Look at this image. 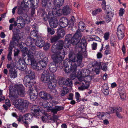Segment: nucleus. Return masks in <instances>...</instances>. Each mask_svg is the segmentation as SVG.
<instances>
[{"instance_id": "f257e3e1", "label": "nucleus", "mask_w": 128, "mask_h": 128, "mask_svg": "<svg viewBox=\"0 0 128 128\" xmlns=\"http://www.w3.org/2000/svg\"><path fill=\"white\" fill-rule=\"evenodd\" d=\"M22 50H21L22 52V55L24 57L27 56L28 58L26 61H28V64H31L32 68L35 70L38 64L36 62L33 55V52L32 50H28L26 48H23L22 47Z\"/></svg>"}, {"instance_id": "f03ea898", "label": "nucleus", "mask_w": 128, "mask_h": 128, "mask_svg": "<svg viewBox=\"0 0 128 128\" xmlns=\"http://www.w3.org/2000/svg\"><path fill=\"white\" fill-rule=\"evenodd\" d=\"M38 36H40L38 35V31L33 30L30 32V36L27 38L26 43L27 46L30 48L29 50H32L33 51L35 50V40Z\"/></svg>"}, {"instance_id": "7ed1b4c3", "label": "nucleus", "mask_w": 128, "mask_h": 128, "mask_svg": "<svg viewBox=\"0 0 128 128\" xmlns=\"http://www.w3.org/2000/svg\"><path fill=\"white\" fill-rule=\"evenodd\" d=\"M89 74V72L88 70L87 69H84L82 70H79L78 72L77 77L79 81L82 82L83 84L85 85V84L88 85V82L84 80V77L87 76Z\"/></svg>"}, {"instance_id": "20e7f679", "label": "nucleus", "mask_w": 128, "mask_h": 128, "mask_svg": "<svg viewBox=\"0 0 128 128\" xmlns=\"http://www.w3.org/2000/svg\"><path fill=\"white\" fill-rule=\"evenodd\" d=\"M39 2V0H23L20 4L22 9L24 10V8H28L34 7L38 5Z\"/></svg>"}, {"instance_id": "39448f33", "label": "nucleus", "mask_w": 128, "mask_h": 128, "mask_svg": "<svg viewBox=\"0 0 128 128\" xmlns=\"http://www.w3.org/2000/svg\"><path fill=\"white\" fill-rule=\"evenodd\" d=\"M16 22H15L14 24H11L9 26V30H12L13 28L12 32L13 34L12 38V40L10 42L8 49L12 50L14 45V44H16Z\"/></svg>"}, {"instance_id": "423d86ee", "label": "nucleus", "mask_w": 128, "mask_h": 128, "mask_svg": "<svg viewBox=\"0 0 128 128\" xmlns=\"http://www.w3.org/2000/svg\"><path fill=\"white\" fill-rule=\"evenodd\" d=\"M55 54L53 55L52 58L53 60V62L56 63L58 64V63L61 62L63 60L65 52L58 51L56 52Z\"/></svg>"}, {"instance_id": "0eeeda50", "label": "nucleus", "mask_w": 128, "mask_h": 128, "mask_svg": "<svg viewBox=\"0 0 128 128\" xmlns=\"http://www.w3.org/2000/svg\"><path fill=\"white\" fill-rule=\"evenodd\" d=\"M9 97L15 106L16 105V86H10L9 88Z\"/></svg>"}, {"instance_id": "6e6552de", "label": "nucleus", "mask_w": 128, "mask_h": 128, "mask_svg": "<svg viewBox=\"0 0 128 128\" xmlns=\"http://www.w3.org/2000/svg\"><path fill=\"white\" fill-rule=\"evenodd\" d=\"M64 42L62 40H59L56 45H53L51 49V52L55 53L58 51L64 52L63 49L64 47Z\"/></svg>"}, {"instance_id": "1a4fd4ad", "label": "nucleus", "mask_w": 128, "mask_h": 128, "mask_svg": "<svg viewBox=\"0 0 128 128\" xmlns=\"http://www.w3.org/2000/svg\"><path fill=\"white\" fill-rule=\"evenodd\" d=\"M64 67L65 68L64 71L66 73H68L70 72H72L75 68L74 66H72V62L70 61V60H65L64 61Z\"/></svg>"}, {"instance_id": "9d476101", "label": "nucleus", "mask_w": 128, "mask_h": 128, "mask_svg": "<svg viewBox=\"0 0 128 128\" xmlns=\"http://www.w3.org/2000/svg\"><path fill=\"white\" fill-rule=\"evenodd\" d=\"M82 37V35L80 33V31L79 30H77L72 38L71 43L73 45H77L80 42Z\"/></svg>"}, {"instance_id": "9b49d317", "label": "nucleus", "mask_w": 128, "mask_h": 128, "mask_svg": "<svg viewBox=\"0 0 128 128\" xmlns=\"http://www.w3.org/2000/svg\"><path fill=\"white\" fill-rule=\"evenodd\" d=\"M24 97L26 94L24 87L22 85L20 84H16V94Z\"/></svg>"}, {"instance_id": "f8f14e48", "label": "nucleus", "mask_w": 128, "mask_h": 128, "mask_svg": "<svg viewBox=\"0 0 128 128\" xmlns=\"http://www.w3.org/2000/svg\"><path fill=\"white\" fill-rule=\"evenodd\" d=\"M40 79L42 82L45 83H48L50 81L48 70H45L44 71L42 74Z\"/></svg>"}, {"instance_id": "ddd939ff", "label": "nucleus", "mask_w": 128, "mask_h": 128, "mask_svg": "<svg viewBox=\"0 0 128 128\" xmlns=\"http://www.w3.org/2000/svg\"><path fill=\"white\" fill-rule=\"evenodd\" d=\"M48 17L50 18L49 19V22L50 26L52 28H56L58 24V22L57 19L53 18V16L50 17L49 14Z\"/></svg>"}, {"instance_id": "4468645a", "label": "nucleus", "mask_w": 128, "mask_h": 128, "mask_svg": "<svg viewBox=\"0 0 128 128\" xmlns=\"http://www.w3.org/2000/svg\"><path fill=\"white\" fill-rule=\"evenodd\" d=\"M31 79L28 76H25L24 78L23 82L24 85L27 87L30 88H32L33 86V82L30 81Z\"/></svg>"}, {"instance_id": "2eb2a0df", "label": "nucleus", "mask_w": 128, "mask_h": 128, "mask_svg": "<svg viewBox=\"0 0 128 128\" xmlns=\"http://www.w3.org/2000/svg\"><path fill=\"white\" fill-rule=\"evenodd\" d=\"M16 22V26L19 28H22L24 26L25 22L22 16L18 17Z\"/></svg>"}, {"instance_id": "dca6fc26", "label": "nucleus", "mask_w": 128, "mask_h": 128, "mask_svg": "<svg viewBox=\"0 0 128 128\" xmlns=\"http://www.w3.org/2000/svg\"><path fill=\"white\" fill-rule=\"evenodd\" d=\"M87 45L86 40L85 38L83 37L81 39V42L79 43L78 45L76 46L77 48H79V50H85Z\"/></svg>"}, {"instance_id": "f3484780", "label": "nucleus", "mask_w": 128, "mask_h": 128, "mask_svg": "<svg viewBox=\"0 0 128 128\" xmlns=\"http://www.w3.org/2000/svg\"><path fill=\"white\" fill-rule=\"evenodd\" d=\"M40 96L44 100H46L48 99H52V97L50 95L44 91H41L39 93Z\"/></svg>"}, {"instance_id": "a211bd4d", "label": "nucleus", "mask_w": 128, "mask_h": 128, "mask_svg": "<svg viewBox=\"0 0 128 128\" xmlns=\"http://www.w3.org/2000/svg\"><path fill=\"white\" fill-rule=\"evenodd\" d=\"M60 25L62 28H65L68 25V20L65 17H63L61 18L60 20Z\"/></svg>"}, {"instance_id": "6ab92c4d", "label": "nucleus", "mask_w": 128, "mask_h": 128, "mask_svg": "<svg viewBox=\"0 0 128 128\" xmlns=\"http://www.w3.org/2000/svg\"><path fill=\"white\" fill-rule=\"evenodd\" d=\"M58 66V64L53 62H51L49 65V70L52 72H54L56 71Z\"/></svg>"}, {"instance_id": "aec40b11", "label": "nucleus", "mask_w": 128, "mask_h": 128, "mask_svg": "<svg viewBox=\"0 0 128 128\" xmlns=\"http://www.w3.org/2000/svg\"><path fill=\"white\" fill-rule=\"evenodd\" d=\"M35 42V45H36L39 47L41 48L44 46V41L40 38V36L38 37Z\"/></svg>"}, {"instance_id": "412c9836", "label": "nucleus", "mask_w": 128, "mask_h": 128, "mask_svg": "<svg viewBox=\"0 0 128 128\" xmlns=\"http://www.w3.org/2000/svg\"><path fill=\"white\" fill-rule=\"evenodd\" d=\"M72 81L71 79H70V78H68L65 81V82L63 80H59V85H65L66 86H71L72 84Z\"/></svg>"}, {"instance_id": "4be33fe9", "label": "nucleus", "mask_w": 128, "mask_h": 128, "mask_svg": "<svg viewBox=\"0 0 128 128\" xmlns=\"http://www.w3.org/2000/svg\"><path fill=\"white\" fill-rule=\"evenodd\" d=\"M31 110L34 112H44L43 109L37 105H34L30 108Z\"/></svg>"}, {"instance_id": "5701e85b", "label": "nucleus", "mask_w": 128, "mask_h": 128, "mask_svg": "<svg viewBox=\"0 0 128 128\" xmlns=\"http://www.w3.org/2000/svg\"><path fill=\"white\" fill-rule=\"evenodd\" d=\"M56 10L55 9L53 10L52 12V15H50V16H52L53 17L54 16H61L63 13L62 10L59 9L58 10L56 11Z\"/></svg>"}, {"instance_id": "b1692460", "label": "nucleus", "mask_w": 128, "mask_h": 128, "mask_svg": "<svg viewBox=\"0 0 128 128\" xmlns=\"http://www.w3.org/2000/svg\"><path fill=\"white\" fill-rule=\"evenodd\" d=\"M69 60L71 62H76V55L73 51H71L69 52L68 55Z\"/></svg>"}, {"instance_id": "393cba45", "label": "nucleus", "mask_w": 128, "mask_h": 128, "mask_svg": "<svg viewBox=\"0 0 128 128\" xmlns=\"http://www.w3.org/2000/svg\"><path fill=\"white\" fill-rule=\"evenodd\" d=\"M56 80H51L48 82V86L49 88L50 89L54 88L56 86Z\"/></svg>"}, {"instance_id": "a878e982", "label": "nucleus", "mask_w": 128, "mask_h": 128, "mask_svg": "<svg viewBox=\"0 0 128 128\" xmlns=\"http://www.w3.org/2000/svg\"><path fill=\"white\" fill-rule=\"evenodd\" d=\"M57 34L58 36L60 38H63L65 34V32L63 28H60L57 30Z\"/></svg>"}, {"instance_id": "bb28decb", "label": "nucleus", "mask_w": 128, "mask_h": 128, "mask_svg": "<svg viewBox=\"0 0 128 128\" xmlns=\"http://www.w3.org/2000/svg\"><path fill=\"white\" fill-rule=\"evenodd\" d=\"M48 62V58L45 57L42 60H40L39 62L42 66V67L44 68L46 67Z\"/></svg>"}, {"instance_id": "cd10ccee", "label": "nucleus", "mask_w": 128, "mask_h": 128, "mask_svg": "<svg viewBox=\"0 0 128 128\" xmlns=\"http://www.w3.org/2000/svg\"><path fill=\"white\" fill-rule=\"evenodd\" d=\"M109 112H120L122 111V109L120 107H111L109 108Z\"/></svg>"}, {"instance_id": "c85d7f7f", "label": "nucleus", "mask_w": 128, "mask_h": 128, "mask_svg": "<svg viewBox=\"0 0 128 128\" xmlns=\"http://www.w3.org/2000/svg\"><path fill=\"white\" fill-rule=\"evenodd\" d=\"M109 88L106 84H104L102 86V91L103 93L105 95H108L109 94Z\"/></svg>"}, {"instance_id": "c756f323", "label": "nucleus", "mask_w": 128, "mask_h": 128, "mask_svg": "<svg viewBox=\"0 0 128 128\" xmlns=\"http://www.w3.org/2000/svg\"><path fill=\"white\" fill-rule=\"evenodd\" d=\"M72 34H68L65 37V42H67L68 44L67 46H69V45L71 43L72 41Z\"/></svg>"}, {"instance_id": "7c9ffc66", "label": "nucleus", "mask_w": 128, "mask_h": 128, "mask_svg": "<svg viewBox=\"0 0 128 128\" xmlns=\"http://www.w3.org/2000/svg\"><path fill=\"white\" fill-rule=\"evenodd\" d=\"M62 11L64 14L67 15L70 13L71 10L69 6H66L64 8Z\"/></svg>"}, {"instance_id": "2f4dec72", "label": "nucleus", "mask_w": 128, "mask_h": 128, "mask_svg": "<svg viewBox=\"0 0 128 128\" xmlns=\"http://www.w3.org/2000/svg\"><path fill=\"white\" fill-rule=\"evenodd\" d=\"M10 74V77L12 78H14L16 77V71L15 68H11L9 70Z\"/></svg>"}, {"instance_id": "473e14b6", "label": "nucleus", "mask_w": 128, "mask_h": 128, "mask_svg": "<svg viewBox=\"0 0 128 128\" xmlns=\"http://www.w3.org/2000/svg\"><path fill=\"white\" fill-rule=\"evenodd\" d=\"M29 90V91L30 93H31L30 95V99L32 100H35L37 98V95L34 93H32V91L33 90V89L32 88H30Z\"/></svg>"}, {"instance_id": "72a5a7b5", "label": "nucleus", "mask_w": 128, "mask_h": 128, "mask_svg": "<svg viewBox=\"0 0 128 128\" xmlns=\"http://www.w3.org/2000/svg\"><path fill=\"white\" fill-rule=\"evenodd\" d=\"M119 93L121 99L122 100H124L126 98V95L124 90V89L120 90L119 91Z\"/></svg>"}, {"instance_id": "f704fd0d", "label": "nucleus", "mask_w": 128, "mask_h": 128, "mask_svg": "<svg viewBox=\"0 0 128 128\" xmlns=\"http://www.w3.org/2000/svg\"><path fill=\"white\" fill-rule=\"evenodd\" d=\"M113 16V14L112 13L106 14L105 18L106 22L108 23L110 22L112 19Z\"/></svg>"}, {"instance_id": "c9c22d12", "label": "nucleus", "mask_w": 128, "mask_h": 128, "mask_svg": "<svg viewBox=\"0 0 128 128\" xmlns=\"http://www.w3.org/2000/svg\"><path fill=\"white\" fill-rule=\"evenodd\" d=\"M85 26V25L83 22H80L78 24V29L77 30L80 31V33L81 34V32L83 31V29Z\"/></svg>"}, {"instance_id": "e433bc0d", "label": "nucleus", "mask_w": 128, "mask_h": 128, "mask_svg": "<svg viewBox=\"0 0 128 128\" xmlns=\"http://www.w3.org/2000/svg\"><path fill=\"white\" fill-rule=\"evenodd\" d=\"M92 66L95 68H98L100 67L101 64L100 62H98L96 61H93L92 63Z\"/></svg>"}, {"instance_id": "4c0bfd02", "label": "nucleus", "mask_w": 128, "mask_h": 128, "mask_svg": "<svg viewBox=\"0 0 128 128\" xmlns=\"http://www.w3.org/2000/svg\"><path fill=\"white\" fill-rule=\"evenodd\" d=\"M43 114L44 115L43 118L46 119L48 122H50L52 120L51 116L50 115L48 116V115L46 112H43Z\"/></svg>"}, {"instance_id": "58836bf2", "label": "nucleus", "mask_w": 128, "mask_h": 128, "mask_svg": "<svg viewBox=\"0 0 128 128\" xmlns=\"http://www.w3.org/2000/svg\"><path fill=\"white\" fill-rule=\"evenodd\" d=\"M81 51H80L76 55L77 58L82 60L83 56L82 55L83 54H86V52L84 51L83 52V50H80Z\"/></svg>"}, {"instance_id": "ea45409f", "label": "nucleus", "mask_w": 128, "mask_h": 128, "mask_svg": "<svg viewBox=\"0 0 128 128\" xmlns=\"http://www.w3.org/2000/svg\"><path fill=\"white\" fill-rule=\"evenodd\" d=\"M60 38L57 36H52L50 39V42L52 43H54L58 41Z\"/></svg>"}, {"instance_id": "a19ab883", "label": "nucleus", "mask_w": 128, "mask_h": 128, "mask_svg": "<svg viewBox=\"0 0 128 128\" xmlns=\"http://www.w3.org/2000/svg\"><path fill=\"white\" fill-rule=\"evenodd\" d=\"M124 32L117 31V34L118 38L119 40L122 39L124 36Z\"/></svg>"}, {"instance_id": "79ce46f5", "label": "nucleus", "mask_w": 128, "mask_h": 128, "mask_svg": "<svg viewBox=\"0 0 128 128\" xmlns=\"http://www.w3.org/2000/svg\"><path fill=\"white\" fill-rule=\"evenodd\" d=\"M40 11L41 12V13H42V17L43 20L44 21H46L48 19L47 16L46 12L44 11V10L43 9L40 10Z\"/></svg>"}, {"instance_id": "37998d69", "label": "nucleus", "mask_w": 128, "mask_h": 128, "mask_svg": "<svg viewBox=\"0 0 128 128\" xmlns=\"http://www.w3.org/2000/svg\"><path fill=\"white\" fill-rule=\"evenodd\" d=\"M104 10L105 13L106 14H110L112 13L111 11L110 7L108 6L107 5L104 8Z\"/></svg>"}, {"instance_id": "c03bdc74", "label": "nucleus", "mask_w": 128, "mask_h": 128, "mask_svg": "<svg viewBox=\"0 0 128 128\" xmlns=\"http://www.w3.org/2000/svg\"><path fill=\"white\" fill-rule=\"evenodd\" d=\"M68 89L66 87L65 88L61 91V95L62 96H64L68 93Z\"/></svg>"}, {"instance_id": "a18cd8bd", "label": "nucleus", "mask_w": 128, "mask_h": 128, "mask_svg": "<svg viewBox=\"0 0 128 128\" xmlns=\"http://www.w3.org/2000/svg\"><path fill=\"white\" fill-rule=\"evenodd\" d=\"M82 60L77 58L76 63L73 66L76 69L77 67L80 65L82 63Z\"/></svg>"}, {"instance_id": "49530a36", "label": "nucleus", "mask_w": 128, "mask_h": 128, "mask_svg": "<svg viewBox=\"0 0 128 128\" xmlns=\"http://www.w3.org/2000/svg\"><path fill=\"white\" fill-rule=\"evenodd\" d=\"M125 30V26L123 24H122L118 26L117 31L124 32Z\"/></svg>"}, {"instance_id": "de8ad7c7", "label": "nucleus", "mask_w": 128, "mask_h": 128, "mask_svg": "<svg viewBox=\"0 0 128 128\" xmlns=\"http://www.w3.org/2000/svg\"><path fill=\"white\" fill-rule=\"evenodd\" d=\"M76 69L75 68H74V70H73V71L72 72L73 74H71L70 76V79H71L72 81V80L76 78Z\"/></svg>"}, {"instance_id": "09e8293b", "label": "nucleus", "mask_w": 128, "mask_h": 128, "mask_svg": "<svg viewBox=\"0 0 128 128\" xmlns=\"http://www.w3.org/2000/svg\"><path fill=\"white\" fill-rule=\"evenodd\" d=\"M75 22V19L74 16L71 17L70 20L68 22V24L70 25L71 27L74 26V24Z\"/></svg>"}, {"instance_id": "8fccbe9b", "label": "nucleus", "mask_w": 128, "mask_h": 128, "mask_svg": "<svg viewBox=\"0 0 128 128\" xmlns=\"http://www.w3.org/2000/svg\"><path fill=\"white\" fill-rule=\"evenodd\" d=\"M16 61L15 60L14 62H11L10 64H8L7 65V67L8 68H15L16 66Z\"/></svg>"}, {"instance_id": "3c124183", "label": "nucleus", "mask_w": 128, "mask_h": 128, "mask_svg": "<svg viewBox=\"0 0 128 128\" xmlns=\"http://www.w3.org/2000/svg\"><path fill=\"white\" fill-rule=\"evenodd\" d=\"M64 108L62 106H55L54 108V112H57L58 111H59L61 110H62Z\"/></svg>"}, {"instance_id": "603ef678", "label": "nucleus", "mask_w": 128, "mask_h": 128, "mask_svg": "<svg viewBox=\"0 0 128 128\" xmlns=\"http://www.w3.org/2000/svg\"><path fill=\"white\" fill-rule=\"evenodd\" d=\"M28 61H26V62L25 60L24 59L20 58L19 60L17 62V65L18 66L19 65H22L24 64L25 62H27Z\"/></svg>"}, {"instance_id": "864d4df0", "label": "nucleus", "mask_w": 128, "mask_h": 128, "mask_svg": "<svg viewBox=\"0 0 128 128\" xmlns=\"http://www.w3.org/2000/svg\"><path fill=\"white\" fill-rule=\"evenodd\" d=\"M28 102L26 100H23L22 104L25 108V110H26L28 107Z\"/></svg>"}, {"instance_id": "5fc2aeb1", "label": "nucleus", "mask_w": 128, "mask_h": 128, "mask_svg": "<svg viewBox=\"0 0 128 128\" xmlns=\"http://www.w3.org/2000/svg\"><path fill=\"white\" fill-rule=\"evenodd\" d=\"M17 106V108H18V110H20V111L24 110V111L25 112L26 110H25V108L22 104H18V105Z\"/></svg>"}, {"instance_id": "6e6d98bb", "label": "nucleus", "mask_w": 128, "mask_h": 128, "mask_svg": "<svg viewBox=\"0 0 128 128\" xmlns=\"http://www.w3.org/2000/svg\"><path fill=\"white\" fill-rule=\"evenodd\" d=\"M102 11V10L101 8H98L92 11V14L93 15H95L98 14Z\"/></svg>"}, {"instance_id": "4d7b16f0", "label": "nucleus", "mask_w": 128, "mask_h": 128, "mask_svg": "<svg viewBox=\"0 0 128 128\" xmlns=\"http://www.w3.org/2000/svg\"><path fill=\"white\" fill-rule=\"evenodd\" d=\"M52 104L49 106L45 108L46 110L48 112H54V108L52 107Z\"/></svg>"}, {"instance_id": "13d9d810", "label": "nucleus", "mask_w": 128, "mask_h": 128, "mask_svg": "<svg viewBox=\"0 0 128 128\" xmlns=\"http://www.w3.org/2000/svg\"><path fill=\"white\" fill-rule=\"evenodd\" d=\"M49 76L50 79V81L52 80H56L55 79V77L54 74L53 72L50 73L49 72Z\"/></svg>"}, {"instance_id": "bf43d9fd", "label": "nucleus", "mask_w": 128, "mask_h": 128, "mask_svg": "<svg viewBox=\"0 0 128 128\" xmlns=\"http://www.w3.org/2000/svg\"><path fill=\"white\" fill-rule=\"evenodd\" d=\"M101 68L104 71H106L107 68V65L105 63L102 64L101 66Z\"/></svg>"}, {"instance_id": "052dcab7", "label": "nucleus", "mask_w": 128, "mask_h": 128, "mask_svg": "<svg viewBox=\"0 0 128 128\" xmlns=\"http://www.w3.org/2000/svg\"><path fill=\"white\" fill-rule=\"evenodd\" d=\"M50 104H52L50 102H45L42 104L44 108L48 106H50Z\"/></svg>"}, {"instance_id": "680f3d73", "label": "nucleus", "mask_w": 128, "mask_h": 128, "mask_svg": "<svg viewBox=\"0 0 128 128\" xmlns=\"http://www.w3.org/2000/svg\"><path fill=\"white\" fill-rule=\"evenodd\" d=\"M48 33L50 34L51 35H53L54 33V29H51L50 28H48Z\"/></svg>"}, {"instance_id": "e2e57ef3", "label": "nucleus", "mask_w": 128, "mask_h": 128, "mask_svg": "<svg viewBox=\"0 0 128 128\" xmlns=\"http://www.w3.org/2000/svg\"><path fill=\"white\" fill-rule=\"evenodd\" d=\"M43 68V67H42V66L39 62L35 70H42V68Z\"/></svg>"}, {"instance_id": "0e129e2a", "label": "nucleus", "mask_w": 128, "mask_h": 128, "mask_svg": "<svg viewBox=\"0 0 128 128\" xmlns=\"http://www.w3.org/2000/svg\"><path fill=\"white\" fill-rule=\"evenodd\" d=\"M16 68L19 70H24L25 66L24 64L17 65Z\"/></svg>"}, {"instance_id": "69168bd1", "label": "nucleus", "mask_w": 128, "mask_h": 128, "mask_svg": "<svg viewBox=\"0 0 128 128\" xmlns=\"http://www.w3.org/2000/svg\"><path fill=\"white\" fill-rule=\"evenodd\" d=\"M124 9L122 8H120L119 12V16H122L124 14Z\"/></svg>"}, {"instance_id": "338daca9", "label": "nucleus", "mask_w": 128, "mask_h": 128, "mask_svg": "<svg viewBox=\"0 0 128 128\" xmlns=\"http://www.w3.org/2000/svg\"><path fill=\"white\" fill-rule=\"evenodd\" d=\"M28 76H29V77L30 78V79H34L35 77V74L34 72L32 71Z\"/></svg>"}, {"instance_id": "774afa93", "label": "nucleus", "mask_w": 128, "mask_h": 128, "mask_svg": "<svg viewBox=\"0 0 128 128\" xmlns=\"http://www.w3.org/2000/svg\"><path fill=\"white\" fill-rule=\"evenodd\" d=\"M32 28L33 29V30L38 31V25L36 24H34L32 26Z\"/></svg>"}]
</instances>
